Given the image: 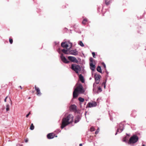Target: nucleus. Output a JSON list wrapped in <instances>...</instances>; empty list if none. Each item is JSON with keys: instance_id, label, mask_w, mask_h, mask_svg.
Masks as SVG:
<instances>
[{"instance_id": "obj_1", "label": "nucleus", "mask_w": 146, "mask_h": 146, "mask_svg": "<svg viewBox=\"0 0 146 146\" xmlns=\"http://www.w3.org/2000/svg\"><path fill=\"white\" fill-rule=\"evenodd\" d=\"M73 120V116L72 115H69L66 118H64L62 119V124L61 126L62 129L66 126L71 123Z\"/></svg>"}, {"instance_id": "obj_2", "label": "nucleus", "mask_w": 146, "mask_h": 146, "mask_svg": "<svg viewBox=\"0 0 146 146\" xmlns=\"http://www.w3.org/2000/svg\"><path fill=\"white\" fill-rule=\"evenodd\" d=\"M84 91L81 84H79L74 91V98L77 97L80 94L83 93Z\"/></svg>"}, {"instance_id": "obj_3", "label": "nucleus", "mask_w": 146, "mask_h": 146, "mask_svg": "<svg viewBox=\"0 0 146 146\" xmlns=\"http://www.w3.org/2000/svg\"><path fill=\"white\" fill-rule=\"evenodd\" d=\"M80 110L77 109L76 106L74 104V112L77 115L75 116V119L74 121L75 123H76L78 122L80 119L81 114L80 113Z\"/></svg>"}, {"instance_id": "obj_4", "label": "nucleus", "mask_w": 146, "mask_h": 146, "mask_svg": "<svg viewBox=\"0 0 146 146\" xmlns=\"http://www.w3.org/2000/svg\"><path fill=\"white\" fill-rule=\"evenodd\" d=\"M138 139V137L136 135H134L130 138L128 143L129 144H134L137 142Z\"/></svg>"}, {"instance_id": "obj_5", "label": "nucleus", "mask_w": 146, "mask_h": 146, "mask_svg": "<svg viewBox=\"0 0 146 146\" xmlns=\"http://www.w3.org/2000/svg\"><path fill=\"white\" fill-rule=\"evenodd\" d=\"M72 43H68L67 42H63L61 43V46L64 48H70L72 46Z\"/></svg>"}, {"instance_id": "obj_6", "label": "nucleus", "mask_w": 146, "mask_h": 146, "mask_svg": "<svg viewBox=\"0 0 146 146\" xmlns=\"http://www.w3.org/2000/svg\"><path fill=\"white\" fill-rule=\"evenodd\" d=\"M90 68L92 71H94L95 68V61L92 58H90Z\"/></svg>"}, {"instance_id": "obj_7", "label": "nucleus", "mask_w": 146, "mask_h": 146, "mask_svg": "<svg viewBox=\"0 0 146 146\" xmlns=\"http://www.w3.org/2000/svg\"><path fill=\"white\" fill-rule=\"evenodd\" d=\"M81 70V68L80 66L78 65H76L75 66L74 64V70L77 73L78 75H79V72Z\"/></svg>"}, {"instance_id": "obj_8", "label": "nucleus", "mask_w": 146, "mask_h": 146, "mask_svg": "<svg viewBox=\"0 0 146 146\" xmlns=\"http://www.w3.org/2000/svg\"><path fill=\"white\" fill-rule=\"evenodd\" d=\"M70 48H68L66 49H64L61 50L65 54H73V51H70Z\"/></svg>"}, {"instance_id": "obj_9", "label": "nucleus", "mask_w": 146, "mask_h": 146, "mask_svg": "<svg viewBox=\"0 0 146 146\" xmlns=\"http://www.w3.org/2000/svg\"><path fill=\"white\" fill-rule=\"evenodd\" d=\"M60 58L62 61L64 63H67L69 62V61H68L65 57L64 56L62 53L61 54Z\"/></svg>"}, {"instance_id": "obj_10", "label": "nucleus", "mask_w": 146, "mask_h": 146, "mask_svg": "<svg viewBox=\"0 0 146 146\" xmlns=\"http://www.w3.org/2000/svg\"><path fill=\"white\" fill-rule=\"evenodd\" d=\"M97 105L96 103L95 102H93L92 103L89 102L87 105V106L89 108H91L95 107Z\"/></svg>"}, {"instance_id": "obj_11", "label": "nucleus", "mask_w": 146, "mask_h": 146, "mask_svg": "<svg viewBox=\"0 0 146 146\" xmlns=\"http://www.w3.org/2000/svg\"><path fill=\"white\" fill-rule=\"evenodd\" d=\"M35 88L36 92V94L37 95L39 96H40L41 93L40 92L39 88H38L36 87V85L35 86Z\"/></svg>"}, {"instance_id": "obj_12", "label": "nucleus", "mask_w": 146, "mask_h": 146, "mask_svg": "<svg viewBox=\"0 0 146 146\" xmlns=\"http://www.w3.org/2000/svg\"><path fill=\"white\" fill-rule=\"evenodd\" d=\"M47 136L48 139H51L54 137L55 135L54 133H50L47 135Z\"/></svg>"}, {"instance_id": "obj_13", "label": "nucleus", "mask_w": 146, "mask_h": 146, "mask_svg": "<svg viewBox=\"0 0 146 146\" xmlns=\"http://www.w3.org/2000/svg\"><path fill=\"white\" fill-rule=\"evenodd\" d=\"M101 76L98 74H95L94 75V78L95 80H100V79L101 78Z\"/></svg>"}, {"instance_id": "obj_14", "label": "nucleus", "mask_w": 146, "mask_h": 146, "mask_svg": "<svg viewBox=\"0 0 146 146\" xmlns=\"http://www.w3.org/2000/svg\"><path fill=\"white\" fill-rule=\"evenodd\" d=\"M79 78L80 81L82 83L84 82V80L83 76H82L81 74L79 75Z\"/></svg>"}, {"instance_id": "obj_15", "label": "nucleus", "mask_w": 146, "mask_h": 146, "mask_svg": "<svg viewBox=\"0 0 146 146\" xmlns=\"http://www.w3.org/2000/svg\"><path fill=\"white\" fill-rule=\"evenodd\" d=\"M112 0H105V3L107 6L109 5Z\"/></svg>"}, {"instance_id": "obj_16", "label": "nucleus", "mask_w": 146, "mask_h": 146, "mask_svg": "<svg viewBox=\"0 0 146 146\" xmlns=\"http://www.w3.org/2000/svg\"><path fill=\"white\" fill-rule=\"evenodd\" d=\"M80 58H78V59H77L76 58L74 57V63H76L77 64H78L79 63V61L78 60H79Z\"/></svg>"}, {"instance_id": "obj_17", "label": "nucleus", "mask_w": 146, "mask_h": 146, "mask_svg": "<svg viewBox=\"0 0 146 146\" xmlns=\"http://www.w3.org/2000/svg\"><path fill=\"white\" fill-rule=\"evenodd\" d=\"M123 130V129L122 128H121L119 127V129H117V132L115 133V135H116L117 134V132H119L120 133V132H121Z\"/></svg>"}, {"instance_id": "obj_18", "label": "nucleus", "mask_w": 146, "mask_h": 146, "mask_svg": "<svg viewBox=\"0 0 146 146\" xmlns=\"http://www.w3.org/2000/svg\"><path fill=\"white\" fill-rule=\"evenodd\" d=\"M97 70L100 72V73H102V71L101 69V68L100 66H98L97 68Z\"/></svg>"}, {"instance_id": "obj_19", "label": "nucleus", "mask_w": 146, "mask_h": 146, "mask_svg": "<svg viewBox=\"0 0 146 146\" xmlns=\"http://www.w3.org/2000/svg\"><path fill=\"white\" fill-rule=\"evenodd\" d=\"M78 100L81 102H83L84 101V99L81 97H79Z\"/></svg>"}, {"instance_id": "obj_20", "label": "nucleus", "mask_w": 146, "mask_h": 146, "mask_svg": "<svg viewBox=\"0 0 146 146\" xmlns=\"http://www.w3.org/2000/svg\"><path fill=\"white\" fill-rule=\"evenodd\" d=\"M87 19L86 18L84 19L83 21L82 22V23L84 25H85L86 23L87 22Z\"/></svg>"}, {"instance_id": "obj_21", "label": "nucleus", "mask_w": 146, "mask_h": 146, "mask_svg": "<svg viewBox=\"0 0 146 146\" xmlns=\"http://www.w3.org/2000/svg\"><path fill=\"white\" fill-rule=\"evenodd\" d=\"M78 54V52L76 49L74 50V55H76Z\"/></svg>"}, {"instance_id": "obj_22", "label": "nucleus", "mask_w": 146, "mask_h": 146, "mask_svg": "<svg viewBox=\"0 0 146 146\" xmlns=\"http://www.w3.org/2000/svg\"><path fill=\"white\" fill-rule=\"evenodd\" d=\"M68 59L72 62H73V57L69 56L68 57Z\"/></svg>"}, {"instance_id": "obj_23", "label": "nucleus", "mask_w": 146, "mask_h": 146, "mask_svg": "<svg viewBox=\"0 0 146 146\" xmlns=\"http://www.w3.org/2000/svg\"><path fill=\"white\" fill-rule=\"evenodd\" d=\"M34 126L33 125V124L31 123L30 126V129H31V130H33V129H34Z\"/></svg>"}, {"instance_id": "obj_24", "label": "nucleus", "mask_w": 146, "mask_h": 146, "mask_svg": "<svg viewBox=\"0 0 146 146\" xmlns=\"http://www.w3.org/2000/svg\"><path fill=\"white\" fill-rule=\"evenodd\" d=\"M79 44L81 46L83 47L84 45L81 41H80L79 42Z\"/></svg>"}, {"instance_id": "obj_25", "label": "nucleus", "mask_w": 146, "mask_h": 146, "mask_svg": "<svg viewBox=\"0 0 146 146\" xmlns=\"http://www.w3.org/2000/svg\"><path fill=\"white\" fill-rule=\"evenodd\" d=\"M6 110L7 111H9V104H7L6 106Z\"/></svg>"}, {"instance_id": "obj_26", "label": "nucleus", "mask_w": 146, "mask_h": 146, "mask_svg": "<svg viewBox=\"0 0 146 146\" xmlns=\"http://www.w3.org/2000/svg\"><path fill=\"white\" fill-rule=\"evenodd\" d=\"M106 80L105 81V82H104L103 83H102V85H104V88H105V87H106Z\"/></svg>"}, {"instance_id": "obj_27", "label": "nucleus", "mask_w": 146, "mask_h": 146, "mask_svg": "<svg viewBox=\"0 0 146 146\" xmlns=\"http://www.w3.org/2000/svg\"><path fill=\"white\" fill-rule=\"evenodd\" d=\"M94 130H95V129L93 127H91L90 128V130L91 131H94Z\"/></svg>"}, {"instance_id": "obj_28", "label": "nucleus", "mask_w": 146, "mask_h": 146, "mask_svg": "<svg viewBox=\"0 0 146 146\" xmlns=\"http://www.w3.org/2000/svg\"><path fill=\"white\" fill-rule=\"evenodd\" d=\"M9 41L11 44H12L13 42V39L11 38H10L9 39Z\"/></svg>"}, {"instance_id": "obj_29", "label": "nucleus", "mask_w": 146, "mask_h": 146, "mask_svg": "<svg viewBox=\"0 0 146 146\" xmlns=\"http://www.w3.org/2000/svg\"><path fill=\"white\" fill-rule=\"evenodd\" d=\"M102 66L104 67V68L106 69V66L104 62H102Z\"/></svg>"}, {"instance_id": "obj_30", "label": "nucleus", "mask_w": 146, "mask_h": 146, "mask_svg": "<svg viewBox=\"0 0 146 146\" xmlns=\"http://www.w3.org/2000/svg\"><path fill=\"white\" fill-rule=\"evenodd\" d=\"M99 132V129H98L95 132V133L96 134H97Z\"/></svg>"}, {"instance_id": "obj_31", "label": "nucleus", "mask_w": 146, "mask_h": 146, "mask_svg": "<svg viewBox=\"0 0 146 146\" xmlns=\"http://www.w3.org/2000/svg\"><path fill=\"white\" fill-rule=\"evenodd\" d=\"M95 80V82H96V84H98L99 83V82H100V80Z\"/></svg>"}, {"instance_id": "obj_32", "label": "nucleus", "mask_w": 146, "mask_h": 146, "mask_svg": "<svg viewBox=\"0 0 146 146\" xmlns=\"http://www.w3.org/2000/svg\"><path fill=\"white\" fill-rule=\"evenodd\" d=\"M92 54L93 57H94V58H95V56L96 55V54H95V53L94 52H92Z\"/></svg>"}, {"instance_id": "obj_33", "label": "nucleus", "mask_w": 146, "mask_h": 146, "mask_svg": "<svg viewBox=\"0 0 146 146\" xmlns=\"http://www.w3.org/2000/svg\"><path fill=\"white\" fill-rule=\"evenodd\" d=\"M70 109L71 110H73V105H72L70 107Z\"/></svg>"}, {"instance_id": "obj_34", "label": "nucleus", "mask_w": 146, "mask_h": 146, "mask_svg": "<svg viewBox=\"0 0 146 146\" xmlns=\"http://www.w3.org/2000/svg\"><path fill=\"white\" fill-rule=\"evenodd\" d=\"M98 90L100 91V92H101L102 91L101 88L100 87H99L98 88Z\"/></svg>"}, {"instance_id": "obj_35", "label": "nucleus", "mask_w": 146, "mask_h": 146, "mask_svg": "<svg viewBox=\"0 0 146 146\" xmlns=\"http://www.w3.org/2000/svg\"><path fill=\"white\" fill-rule=\"evenodd\" d=\"M8 98V96H6L4 99V102H7V99Z\"/></svg>"}, {"instance_id": "obj_36", "label": "nucleus", "mask_w": 146, "mask_h": 146, "mask_svg": "<svg viewBox=\"0 0 146 146\" xmlns=\"http://www.w3.org/2000/svg\"><path fill=\"white\" fill-rule=\"evenodd\" d=\"M31 114V112H29V113L26 115V117H27L30 114Z\"/></svg>"}, {"instance_id": "obj_37", "label": "nucleus", "mask_w": 146, "mask_h": 146, "mask_svg": "<svg viewBox=\"0 0 146 146\" xmlns=\"http://www.w3.org/2000/svg\"><path fill=\"white\" fill-rule=\"evenodd\" d=\"M9 99H10V101L11 104V105H12V100H11V98H9Z\"/></svg>"}, {"instance_id": "obj_38", "label": "nucleus", "mask_w": 146, "mask_h": 146, "mask_svg": "<svg viewBox=\"0 0 146 146\" xmlns=\"http://www.w3.org/2000/svg\"><path fill=\"white\" fill-rule=\"evenodd\" d=\"M126 139V137H124L123 138V141H125Z\"/></svg>"}, {"instance_id": "obj_39", "label": "nucleus", "mask_w": 146, "mask_h": 146, "mask_svg": "<svg viewBox=\"0 0 146 146\" xmlns=\"http://www.w3.org/2000/svg\"><path fill=\"white\" fill-rule=\"evenodd\" d=\"M25 141L26 143L28 141V139H25Z\"/></svg>"}, {"instance_id": "obj_40", "label": "nucleus", "mask_w": 146, "mask_h": 146, "mask_svg": "<svg viewBox=\"0 0 146 146\" xmlns=\"http://www.w3.org/2000/svg\"><path fill=\"white\" fill-rule=\"evenodd\" d=\"M71 68L73 70V64H72L71 65Z\"/></svg>"}, {"instance_id": "obj_41", "label": "nucleus", "mask_w": 146, "mask_h": 146, "mask_svg": "<svg viewBox=\"0 0 146 146\" xmlns=\"http://www.w3.org/2000/svg\"><path fill=\"white\" fill-rule=\"evenodd\" d=\"M82 144L81 143V144H80V145H79L80 146H82Z\"/></svg>"}, {"instance_id": "obj_42", "label": "nucleus", "mask_w": 146, "mask_h": 146, "mask_svg": "<svg viewBox=\"0 0 146 146\" xmlns=\"http://www.w3.org/2000/svg\"><path fill=\"white\" fill-rule=\"evenodd\" d=\"M19 87L20 88H21V89H22V87L21 86H19Z\"/></svg>"}, {"instance_id": "obj_43", "label": "nucleus", "mask_w": 146, "mask_h": 146, "mask_svg": "<svg viewBox=\"0 0 146 146\" xmlns=\"http://www.w3.org/2000/svg\"><path fill=\"white\" fill-rule=\"evenodd\" d=\"M142 146H146L144 144H143Z\"/></svg>"}, {"instance_id": "obj_44", "label": "nucleus", "mask_w": 146, "mask_h": 146, "mask_svg": "<svg viewBox=\"0 0 146 146\" xmlns=\"http://www.w3.org/2000/svg\"><path fill=\"white\" fill-rule=\"evenodd\" d=\"M30 98H31V97H29V98H28V99H30Z\"/></svg>"}]
</instances>
